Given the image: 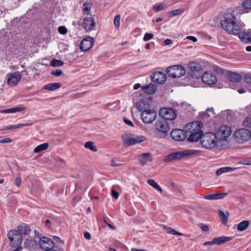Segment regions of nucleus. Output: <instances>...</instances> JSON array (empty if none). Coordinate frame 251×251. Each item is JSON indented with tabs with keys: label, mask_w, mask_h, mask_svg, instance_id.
I'll return each mask as SVG.
<instances>
[{
	"label": "nucleus",
	"mask_w": 251,
	"mask_h": 251,
	"mask_svg": "<svg viewBox=\"0 0 251 251\" xmlns=\"http://www.w3.org/2000/svg\"><path fill=\"white\" fill-rule=\"evenodd\" d=\"M220 24L222 28L229 34H236L240 31L239 22L236 16L232 13H224Z\"/></svg>",
	"instance_id": "nucleus-1"
},
{
	"label": "nucleus",
	"mask_w": 251,
	"mask_h": 251,
	"mask_svg": "<svg viewBox=\"0 0 251 251\" xmlns=\"http://www.w3.org/2000/svg\"><path fill=\"white\" fill-rule=\"evenodd\" d=\"M203 123L201 122H194L186 125L187 132L190 135L187 140L190 142H195L199 140H201L204 133L201 128L203 127Z\"/></svg>",
	"instance_id": "nucleus-2"
},
{
	"label": "nucleus",
	"mask_w": 251,
	"mask_h": 251,
	"mask_svg": "<svg viewBox=\"0 0 251 251\" xmlns=\"http://www.w3.org/2000/svg\"><path fill=\"white\" fill-rule=\"evenodd\" d=\"M202 146L208 149H212L214 147L217 149L223 148L215 135V133L206 132L204 133L201 140Z\"/></svg>",
	"instance_id": "nucleus-3"
},
{
	"label": "nucleus",
	"mask_w": 251,
	"mask_h": 251,
	"mask_svg": "<svg viewBox=\"0 0 251 251\" xmlns=\"http://www.w3.org/2000/svg\"><path fill=\"white\" fill-rule=\"evenodd\" d=\"M199 151L193 150H185L182 151L174 152L166 155L164 158L165 162H169L173 161L180 159L183 157L197 154L199 153Z\"/></svg>",
	"instance_id": "nucleus-4"
},
{
	"label": "nucleus",
	"mask_w": 251,
	"mask_h": 251,
	"mask_svg": "<svg viewBox=\"0 0 251 251\" xmlns=\"http://www.w3.org/2000/svg\"><path fill=\"white\" fill-rule=\"evenodd\" d=\"M170 129V125L165 119H158L155 125V134L157 137L163 138L166 137Z\"/></svg>",
	"instance_id": "nucleus-5"
},
{
	"label": "nucleus",
	"mask_w": 251,
	"mask_h": 251,
	"mask_svg": "<svg viewBox=\"0 0 251 251\" xmlns=\"http://www.w3.org/2000/svg\"><path fill=\"white\" fill-rule=\"evenodd\" d=\"M234 139L238 143L242 144L249 140L251 138V130L246 128L236 130L234 133Z\"/></svg>",
	"instance_id": "nucleus-6"
},
{
	"label": "nucleus",
	"mask_w": 251,
	"mask_h": 251,
	"mask_svg": "<svg viewBox=\"0 0 251 251\" xmlns=\"http://www.w3.org/2000/svg\"><path fill=\"white\" fill-rule=\"evenodd\" d=\"M166 73L169 77L174 78H179L185 74L186 70L181 65H174L167 69Z\"/></svg>",
	"instance_id": "nucleus-7"
},
{
	"label": "nucleus",
	"mask_w": 251,
	"mask_h": 251,
	"mask_svg": "<svg viewBox=\"0 0 251 251\" xmlns=\"http://www.w3.org/2000/svg\"><path fill=\"white\" fill-rule=\"evenodd\" d=\"M231 128L227 126H222L215 133L217 137L219 142L221 143L222 147L225 146L223 144V142L226 141V138L231 134Z\"/></svg>",
	"instance_id": "nucleus-8"
},
{
	"label": "nucleus",
	"mask_w": 251,
	"mask_h": 251,
	"mask_svg": "<svg viewBox=\"0 0 251 251\" xmlns=\"http://www.w3.org/2000/svg\"><path fill=\"white\" fill-rule=\"evenodd\" d=\"M189 75L193 78H200L202 73L201 65L197 62H192L188 64Z\"/></svg>",
	"instance_id": "nucleus-9"
},
{
	"label": "nucleus",
	"mask_w": 251,
	"mask_h": 251,
	"mask_svg": "<svg viewBox=\"0 0 251 251\" xmlns=\"http://www.w3.org/2000/svg\"><path fill=\"white\" fill-rule=\"evenodd\" d=\"M8 237L13 247L20 245L23 240V236L20 233L18 230H12L8 232Z\"/></svg>",
	"instance_id": "nucleus-10"
},
{
	"label": "nucleus",
	"mask_w": 251,
	"mask_h": 251,
	"mask_svg": "<svg viewBox=\"0 0 251 251\" xmlns=\"http://www.w3.org/2000/svg\"><path fill=\"white\" fill-rule=\"evenodd\" d=\"M159 114L161 119H165L166 121H172L176 117V111L171 108H161L159 110Z\"/></svg>",
	"instance_id": "nucleus-11"
},
{
	"label": "nucleus",
	"mask_w": 251,
	"mask_h": 251,
	"mask_svg": "<svg viewBox=\"0 0 251 251\" xmlns=\"http://www.w3.org/2000/svg\"><path fill=\"white\" fill-rule=\"evenodd\" d=\"M157 116V114L154 110L148 109L142 113L141 118L143 122L147 124H149L153 122Z\"/></svg>",
	"instance_id": "nucleus-12"
},
{
	"label": "nucleus",
	"mask_w": 251,
	"mask_h": 251,
	"mask_svg": "<svg viewBox=\"0 0 251 251\" xmlns=\"http://www.w3.org/2000/svg\"><path fill=\"white\" fill-rule=\"evenodd\" d=\"M146 137L144 136H138L132 135V136H127L124 139V143L128 146H133L137 143H139L145 141Z\"/></svg>",
	"instance_id": "nucleus-13"
},
{
	"label": "nucleus",
	"mask_w": 251,
	"mask_h": 251,
	"mask_svg": "<svg viewBox=\"0 0 251 251\" xmlns=\"http://www.w3.org/2000/svg\"><path fill=\"white\" fill-rule=\"evenodd\" d=\"M39 245L40 247L45 251L47 250L53 249L54 244L53 241L47 237H42L40 238Z\"/></svg>",
	"instance_id": "nucleus-14"
},
{
	"label": "nucleus",
	"mask_w": 251,
	"mask_h": 251,
	"mask_svg": "<svg viewBox=\"0 0 251 251\" xmlns=\"http://www.w3.org/2000/svg\"><path fill=\"white\" fill-rule=\"evenodd\" d=\"M7 82L10 86H15L20 81L21 75L19 72L8 74L7 75Z\"/></svg>",
	"instance_id": "nucleus-15"
},
{
	"label": "nucleus",
	"mask_w": 251,
	"mask_h": 251,
	"mask_svg": "<svg viewBox=\"0 0 251 251\" xmlns=\"http://www.w3.org/2000/svg\"><path fill=\"white\" fill-rule=\"evenodd\" d=\"M201 80L204 83L211 85L215 83L217 78L211 72H206L201 75Z\"/></svg>",
	"instance_id": "nucleus-16"
},
{
	"label": "nucleus",
	"mask_w": 251,
	"mask_h": 251,
	"mask_svg": "<svg viewBox=\"0 0 251 251\" xmlns=\"http://www.w3.org/2000/svg\"><path fill=\"white\" fill-rule=\"evenodd\" d=\"M172 138L177 141H183L187 137L186 131L179 129H175L172 131L171 133Z\"/></svg>",
	"instance_id": "nucleus-17"
},
{
	"label": "nucleus",
	"mask_w": 251,
	"mask_h": 251,
	"mask_svg": "<svg viewBox=\"0 0 251 251\" xmlns=\"http://www.w3.org/2000/svg\"><path fill=\"white\" fill-rule=\"evenodd\" d=\"M82 26L86 31L94 30L96 27L95 20L91 17L85 18L83 19Z\"/></svg>",
	"instance_id": "nucleus-18"
},
{
	"label": "nucleus",
	"mask_w": 251,
	"mask_h": 251,
	"mask_svg": "<svg viewBox=\"0 0 251 251\" xmlns=\"http://www.w3.org/2000/svg\"><path fill=\"white\" fill-rule=\"evenodd\" d=\"M151 79L153 82L158 83H164L166 79L167 76L166 75L162 72H156L151 75Z\"/></svg>",
	"instance_id": "nucleus-19"
},
{
	"label": "nucleus",
	"mask_w": 251,
	"mask_h": 251,
	"mask_svg": "<svg viewBox=\"0 0 251 251\" xmlns=\"http://www.w3.org/2000/svg\"><path fill=\"white\" fill-rule=\"evenodd\" d=\"M94 44V39L91 37L84 39L80 43V49L84 51L90 49Z\"/></svg>",
	"instance_id": "nucleus-20"
},
{
	"label": "nucleus",
	"mask_w": 251,
	"mask_h": 251,
	"mask_svg": "<svg viewBox=\"0 0 251 251\" xmlns=\"http://www.w3.org/2000/svg\"><path fill=\"white\" fill-rule=\"evenodd\" d=\"M236 10L240 14L248 13V10H251V0H243L241 6L236 7Z\"/></svg>",
	"instance_id": "nucleus-21"
},
{
	"label": "nucleus",
	"mask_w": 251,
	"mask_h": 251,
	"mask_svg": "<svg viewBox=\"0 0 251 251\" xmlns=\"http://www.w3.org/2000/svg\"><path fill=\"white\" fill-rule=\"evenodd\" d=\"M238 35L240 39L245 43L251 42V34L249 32L243 31L241 32V29L240 27V31L239 33L235 34Z\"/></svg>",
	"instance_id": "nucleus-22"
},
{
	"label": "nucleus",
	"mask_w": 251,
	"mask_h": 251,
	"mask_svg": "<svg viewBox=\"0 0 251 251\" xmlns=\"http://www.w3.org/2000/svg\"><path fill=\"white\" fill-rule=\"evenodd\" d=\"M227 75L230 81L235 83L239 82L242 78L240 74L232 71H228Z\"/></svg>",
	"instance_id": "nucleus-23"
},
{
	"label": "nucleus",
	"mask_w": 251,
	"mask_h": 251,
	"mask_svg": "<svg viewBox=\"0 0 251 251\" xmlns=\"http://www.w3.org/2000/svg\"><path fill=\"white\" fill-rule=\"evenodd\" d=\"M152 159L150 153H144L139 157V162L142 166L145 165L148 161H152Z\"/></svg>",
	"instance_id": "nucleus-24"
},
{
	"label": "nucleus",
	"mask_w": 251,
	"mask_h": 251,
	"mask_svg": "<svg viewBox=\"0 0 251 251\" xmlns=\"http://www.w3.org/2000/svg\"><path fill=\"white\" fill-rule=\"evenodd\" d=\"M143 91L150 95L154 94L156 91V86L155 84L150 83L147 85L144 86L142 87Z\"/></svg>",
	"instance_id": "nucleus-25"
},
{
	"label": "nucleus",
	"mask_w": 251,
	"mask_h": 251,
	"mask_svg": "<svg viewBox=\"0 0 251 251\" xmlns=\"http://www.w3.org/2000/svg\"><path fill=\"white\" fill-rule=\"evenodd\" d=\"M227 193H221L213 194L206 195L204 196V198L206 200H219L225 198L226 196Z\"/></svg>",
	"instance_id": "nucleus-26"
},
{
	"label": "nucleus",
	"mask_w": 251,
	"mask_h": 251,
	"mask_svg": "<svg viewBox=\"0 0 251 251\" xmlns=\"http://www.w3.org/2000/svg\"><path fill=\"white\" fill-rule=\"evenodd\" d=\"M232 237L227 236H220L213 239L214 245H219L232 240Z\"/></svg>",
	"instance_id": "nucleus-27"
},
{
	"label": "nucleus",
	"mask_w": 251,
	"mask_h": 251,
	"mask_svg": "<svg viewBox=\"0 0 251 251\" xmlns=\"http://www.w3.org/2000/svg\"><path fill=\"white\" fill-rule=\"evenodd\" d=\"M148 105L149 104L147 101L142 100L136 103V107L139 111L143 112L148 110V109H147Z\"/></svg>",
	"instance_id": "nucleus-28"
},
{
	"label": "nucleus",
	"mask_w": 251,
	"mask_h": 251,
	"mask_svg": "<svg viewBox=\"0 0 251 251\" xmlns=\"http://www.w3.org/2000/svg\"><path fill=\"white\" fill-rule=\"evenodd\" d=\"M17 230L22 236L23 235H28L31 231L29 227L25 224L19 226Z\"/></svg>",
	"instance_id": "nucleus-29"
},
{
	"label": "nucleus",
	"mask_w": 251,
	"mask_h": 251,
	"mask_svg": "<svg viewBox=\"0 0 251 251\" xmlns=\"http://www.w3.org/2000/svg\"><path fill=\"white\" fill-rule=\"evenodd\" d=\"M60 85L59 82L50 83L45 85L43 88L49 91H54L60 88Z\"/></svg>",
	"instance_id": "nucleus-30"
},
{
	"label": "nucleus",
	"mask_w": 251,
	"mask_h": 251,
	"mask_svg": "<svg viewBox=\"0 0 251 251\" xmlns=\"http://www.w3.org/2000/svg\"><path fill=\"white\" fill-rule=\"evenodd\" d=\"M236 168H232V167H225L221 168L217 170L216 172V175L217 176H219L221 175V174L227 173V172H232L236 170Z\"/></svg>",
	"instance_id": "nucleus-31"
},
{
	"label": "nucleus",
	"mask_w": 251,
	"mask_h": 251,
	"mask_svg": "<svg viewBox=\"0 0 251 251\" xmlns=\"http://www.w3.org/2000/svg\"><path fill=\"white\" fill-rule=\"evenodd\" d=\"M218 213L222 223L224 225H226L228 221L229 215L228 212H226V213H225L222 210H219Z\"/></svg>",
	"instance_id": "nucleus-32"
},
{
	"label": "nucleus",
	"mask_w": 251,
	"mask_h": 251,
	"mask_svg": "<svg viewBox=\"0 0 251 251\" xmlns=\"http://www.w3.org/2000/svg\"><path fill=\"white\" fill-rule=\"evenodd\" d=\"M249 225L250 224L248 221H243L238 225L237 230L239 231H243L249 227Z\"/></svg>",
	"instance_id": "nucleus-33"
},
{
	"label": "nucleus",
	"mask_w": 251,
	"mask_h": 251,
	"mask_svg": "<svg viewBox=\"0 0 251 251\" xmlns=\"http://www.w3.org/2000/svg\"><path fill=\"white\" fill-rule=\"evenodd\" d=\"M49 144L48 143H45L40 144L35 147L34 149V152L35 153H38L41 151L47 150L49 148Z\"/></svg>",
	"instance_id": "nucleus-34"
},
{
	"label": "nucleus",
	"mask_w": 251,
	"mask_h": 251,
	"mask_svg": "<svg viewBox=\"0 0 251 251\" xmlns=\"http://www.w3.org/2000/svg\"><path fill=\"white\" fill-rule=\"evenodd\" d=\"M148 183L153 187L154 189L160 192L161 193H162V189L161 187L155 182V181L152 179H149L147 180Z\"/></svg>",
	"instance_id": "nucleus-35"
},
{
	"label": "nucleus",
	"mask_w": 251,
	"mask_h": 251,
	"mask_svg": "<svg viewBox=\"0 0 251 251\" xmlns=\"http://www.w3.org/2000/svg\"><path fill=\"white\" fill-rule=\"evenodd\" d=\"M23 109L24 108L22 107H14V108H9V109L1 110L0 112L2 113H16V112L22 111L23 110Z\"/></svg>",
	"instance_id": "nucleus-36"
},
{
	"label": "nucleus",
	"mask_w": 251,
	"mask_h": 251,
	"mask_svg": "<svg viewBox=\"0 0 251 251\" xmlns=\"http://www.w3.org/2000/svg\"><path fill=\"white\" fill-rule=\"evenodd\" d=\"M64 64V62L56 59H53L50 62V66L53 67H61L63 66Z\"/></svg>",
	"instance_id": "nucleus-37"
},
{
	"label": "nucleus",
	"mask_w": 251,
	"mask_h": 251,
	"mask_svg": "<svg viewBox=\"0 0 251 251\" xmlns=\"http://www.w3.org/2000/svg\"><path fill=\"white\" fill-rule=\"evenodd\" d=\"M84 147L87 149H89L90 150H91L93 151L96 152L97 151V149L94 146V144L93 142H91V141L87 142L85 144Z\"/></svg>",
	"instance_id": "nucleus-38"
},
{
	"label": "nucleus",
	"mask_w": 251,
	"mask_h": 251,
	"mask_svg": "<svg viewBox=\"0 0 251 251\" xmlns=\"http://www.w3.org/2000/svg\"><path fill=\"white\" fill-rule=\"evenodd\" d=\"M243 125L245 127L248 128V129L251 130V118H246L243 121Z\"/></svg>",
	"instance_id": "nucleus-39"
},
{
	"label": "nucleus",
	"mask_w": 251,
	"mask_h": 251,
	"mask_svg": "<svg viewBox=\"0 0 251 251\" xmlns=\"http://www.w3.org/2000/svg\"><path fill=\"white\" fill-rule=\"evenodd\" d=\"M120 19H121V15L117 14L115 16L114 19V24L115 26V28L117 29L119 28L120 25Z\"/></svg>",
	"instance_id": "nucleus-40"
},
{
	"label": "nucleus",
	"mask_w": 251,
	"mask_h": 251,
	"mask_svg": "<svg viewBox=\"0 0 251 251\" xmlns=\"http://www.w3.org/2000/svg\"><path fill=\"white\" fill-rule=\"evenodd\" d=\"M183 12V10L180 9H177L174 10H172L170 11L168 13L169 16L170 17H174L175 16L179 15L182 14Z\"/></svg>",
	"instance_id": "nucleus-41"
},
{
	"label": "nucleus",
	"mask_w": 251,
	"mask_h": 251,
	"mask_svg": "<svg viewBox=\"0 0 251 251\" xmlns=\"http://www.w3.org/2000/svg\"><path fill=\"white\" fill-rule=\"evenodd\" d=\"M213 71L218 74L222 75L224 73V70L222 68H220L217 65H215L213 67Z\"/></svg>",
	"instance_id": "nucleus-42"
},
{
	"label": "nucleus",
	"mask_w": 251,
	"mask_h": 251,
	"mask_svg": "<svg viewBox=\"0 0 251 251\" xmlns=\"http://www.w3.org/2000/svg\"><path fill=\"white\" fill-rule=\"evenodd\" d=\"M166 8V5L165 4L161 3L158 5L153 6V9L157 11H159L160 10H163L165 9Z\"/></svg>",
	"instance_id": "nucleus-43"
},
{
	"label": "nucleus",
	"mask_w": 251,
	"mask_h": 251,
	"mask_svg": "<svg viewBox=\"0 0 251 251\" xmlns=\"http://www.w3.org/2000/svg\"><path fill=\"white\" fill-rule=\"evenodd\" d=\"M154 37V35L153 34L151 33H146L145 35H144V37L143 38V40L144 41H148L149 40H150L151 39H152Z\"/></svg>",
	"instance_id": "nucleus-44"
},
{
	"label": "nucleus",
	"mask_w": 251,
	"mask_h": 251,
	"mask_svg": "<svg viewBox=\"0 0 251 251\" xmlns=\"http://www.w3.org/2000/svg\"><path fill=\"white\" fill-rule=\"evenodd\" d=\"M58 30L60 34L63 35L66 34L68 32V29L65 26H60Z\"/></svg>",
	"instance_id": "nucleus-45"
},
{
	"label": "nucleus",
	"mask_w": 251,
	"mask_h": 251,
	"mask_svg": "<svg viewBox=\"0 0 251 251\" xmlns=\"http://www.w3.org/2000/svg\"><path fill=\"white\" fill-rule=\"evenodd\" d=\"M244 79L247 84L249 85H251V74L246 75Z\"/></svg>",
	"instance_id": "nucleus-46"
},
{
	"label": "nucleus",
	"mask_w": 251,
	"mask_h": 251,
	"mask_svg": "<svg viewBox=\"0 0 251 251\" xmlns=\"http://www.w3.org/2000/svg\"><path fill=\"white\" fill-rule=\"evenodd\" d=\"M91 8V5L89 3H85L83 4V9L84 12H89Z\"/></svg>",
	"instance_id": "nucleus-47"
},
{
	"label": "nucleus",
	"mask_w": 251,
	"mask_h": 251,
	"mask_svg": "<svg viewBox=\"0 0 251 251\" xmlns=\"http://www.w3.org/2000/svg\"><path fill=\"white\" fill-rule=\"evenodd\" d=\"M51 74L53 75L59 76L62 74V71L60 69H57L55 71H52Z\"/></svg>",
	"instance_id": "nucleus-48"
},
{
	"label": "nucleus",
	"mask_w": 251,
	"mask_h": 251,
	"mask_svg": "<svg viewBox=\"0 0 251 251\" xmlns=\"http://www.w3.org/2000/svg\"><path fill=\"white\" fill-rule=\"evenodd\" d=\"M12 142V140L10 138H5L1 139L0 140V143H2V144L10 143Z\"/></svg>",
	"instance_id": "nucleus-49"
},
{
	"label": "nucleus",
	"mask_w": 251,
	"mask_h": 251,
	"mask_svg": "<svg viewBox=\"0 0 251 251\" xmlns=\"http://www.w3.org/2000/svg\"><path fill=\"white\" fill-rule=\"evenodd\" d=\"M124 122L127 125L131 126H134V125L133 123L129 119L126 118V117H124Z\"/></svg>",
	"instance_id": "nucleus-50"
},
{
	"label": "nucleus",
	"mask_w": 251,
	"mask_h": 251,
	"mask_svg": "<svg viewBox=\"0 0 251 251\" xmlns=\"http://www.w3.org/2000/svg\"><path fill=\"white\" fill-rule=\"evenodd\" d=\"M199 226L201 228V229L203 231H207L209 230V228L207 226L204 225V224H199Z\"/></svg>",
	"instance_id": "nucleus-51"
},
{
	"label": "nucleus",
	"mask_w": 251,
	"mask_h": 251,
	"mask_svg": "<svg viewBox=\"0 0 251 251\" xmlns=\"http://www.w3.org/2000/svg\"><path fill=\"white\" fill-rule=\"evenodd\" d=\"M21 183V179L19 177H17L16 178L15 180V184L17 187H20Z\"/></svg>",
	"instance_id": "nucleus-52"
},
{
	"label": "nucleus",
	"mask_w": 251,
	"mask_h": 251,
	"mask_svg": "<svg viewBox=\"0 0 251 251\" xmlns=\"http://www.w3.org/2000/svg\"><path fill=\"white\" fill-rule=\"evenodd\" d=\"M17 128V125H12L10 126H7L5 127H4L2 130H11L13 129H15Z\"/></svg>",
	"instance_id": "nucleus-53"
},
{
	"label": "nucleus",
	"mask_w": 251,
	"mask_h": 251,
	"mask_svg": "<svg viewBox=\"0 0 251 251\" xmlns=\"http://www.w3.org/2000/svg\"><path fill=\"white\" fill-rule=\"evenodd\" d=\"M53 239L58 243H61L62 244H64V242L63 240H62L59 237L56 236H53Z\"/></svg>",
	"instance_id": "nucleus-54"
},
{
	"label": "nucleus",
	"mask_w": 251,
	"mask_h": 251,
	"mask_svg": "<svg viewBox=\"0 0 251 251\" xmlns=\"http://www.w3.org/2000/svg\"><path fill=\"white\" fill-rule=\"evenodd\" d=\"M112 195L113 198L117 199L119 197V193L118 192L116 191L115 190L112 189L111 191Z\"/></svg>",
	"instance_id": "nucleus-55"
},
{
	"label": "nucleus",
	"mask_w": 251,
	"mask_h": 251,
	"mask_svg": "<svg viewBox=\"0 0 251 251\" xmlns=\"http://www.w3.org/2000/svg\"><path fill=\"white\" fill-rule=\"evenodd\" d=\"M111 165L113 167H117L122 165V164L117 163L115 160L112 159L111 161Z\"/></svg>",
	"instance_id": "nucleus-56"
},
{
	"label": "nucleus",
	"mask_w": 251,
	"mask_h": 251,
	"mask_svg": "<svg viewBox=\"0 0 251 251\" xmlns=\"http://www.w3.org/2000/svg\"><path fill=\"white\" fill-rule=\"evenodd\" d=\"M84 236L87 240H90L91 238V235L90 233L87 231H85L84 233Z\"/></svg>",
	"instance_id": "nucleus-57"
},
{
	"label": "nucleus",
	"mask_w": 251,
	"mask_h": 251,
	"mask_svg": "<svg viewBox=\"0 0 251 251\" xmlns=\"http://www.w3.org/2000/svg\"><path fill=\"white\" fill-rule=\"evenodd\" d=\"M214 245V240H213L212 241H207L205 242L203 244L204 246H212Z\"/></svg>",
	"instance_id": "nucleus-58"
},
{
	"label": "nucleus",
	"mask_w": 251,
	"mask_h": 251,
	"mask_svg": "<svg viewBox=\"0 0 251 251\" xmlns=\"http://www.w3.org/2000/svg\"><path fill=\"white\" fill-rule=\"evenodd\" d=\"M172 42L173 41L172 40L170 39H167L164 41V43L165 45H169L171 44Z\"/></svg>",
	"instance_id": "nucleus-59"
},
{
	"label": "nucleus",
	"mask_w": 251,
	"mask_h": 251,
	"mask_svg": "<svg viewBox=\"0 0 251 251\" xmlns=\"http://www.w3.org/2000/svg\"><path fill=\"white\" fill-rule=\"evenodd\" d=\"M187 39L191 40L193 41L194 42H196L197 41V38L196 37L193 36H189L187 37Z\"/></svg>",
	"instance_id": "nucleus-60"
},
{
	"label": "nucleus",
	"mask_w": 251,
	"mask_h": 251,
	"mask_svg": "<svg viewBox=\"0 0 251 251\" xmlns=\"http://www.w3.org/2000/svg\"><path fill=\"white\" fill-rule=\"evenodd\" d=\"M51 225V222L49 219H47L45 222V226L46 227L49 228Z\"/></svg>",
	"instance_id": "nucleus-61"
},
{
	"label": "nucleus",
	"mask_w": 251,
	"mask_h": 251,
	"mask_svg": "<svg viewBox=\"0 0 251 251\" xmlns=\"http://www.w3.org/2000/svg\"><path fill=\"white\" fill-rule=\"evenodd\" d=\"M164 228L165 229L166 231L168 233H171V234L172 233V231L173 228L169 227H167V226H165Z\"/></svg>",
	"instance_id": "nucleus-62"
},
{
	"label": "nucleus",
	"mask_w": 251,
	"mask_h": 251,
	"mask_svg": "<svg viewBox=\"0 0 251 251\" xmlns=\"http://www.w3.org/2000/svg\"><path fill=\"white\" fill-rule=\"evenodd\" d=\"M243 164L246 165H251V160H245L243 161L242 163Z\"/></svg>",
	"instance_id": "nucleus-63"
},
{
	"label": "nucleus",
	"mask_w": 251,
	"mask_h": 251,
	"mask_svg": "<svg viewBox=\"0 0 251 251\" xmlns=\"http://www.w3.org/2000/svg\"><path fill=\"white\" fill-rule=\"evenodd\" d=\"M23 248L21 246H18L16 249L13 250V251H21Z\"/></svg>",
	"instance_id": "nucleus-64"
}]
</instances>
